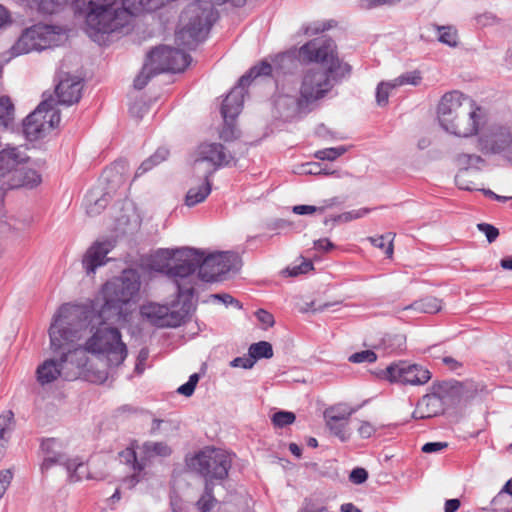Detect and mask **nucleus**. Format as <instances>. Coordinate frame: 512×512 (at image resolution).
Masks as SVG:
<instances>
[{
    "mask_svg": "<svg viewBox=\"0 0 512 512\" xmlns=\"http://www.w3.org/2000/svg\"><path fill=\"white\" fill-rule=\"evenodd\" d=\"M140 287V274L135 269H125L120 276L103 285L102 304L97 311L100 325L84 347L74 342L72 348L77 367L85 366L86 352L104 356L109 366L117 367L125 361L128 349L121 339V332L113 325L128 322L132 306L138 300Z\"/></svg>",
    "mask_w": 512,
    "mask_h": 512,
    "instance_id": "f257e3e1",
    "label": "nucleus"
},
{
    "mask_svg": "<svg viewBox=\"0 0 512 512\" xmlns=\"http://www.w3.org/2000/svg\"><path fill=\"white\" fill-rule=\"evenodd\" d=\"M336 44L325 36L314 38L298 50L303 63H321L326 69H308L302 77L299 95L302 103L312 111L319 107V102L332 90L335 83L351 73V66L343 63L337 56Z\"/></svg>",
    "mask_w": 512,
    "mask_h": 512,
    "instance_id": "f03ea898",
    "label": "nucleus"
},
{
    "mask_svg": "<svg viewBox=\"0 0 512 512\" xmlns=\"http://www.w3.org/2000/svg\"><path fill=\"white\" fill-rule=\"evenodd\" d=\"M87 317L76 306L63 304L53 318L49 328L50 346L54 353H59V359H47L36 369V379L41 386L50 384L61 375L63 365L74 362L72 351L74 342L82 337V331L87 326Z\"/></svg>",
    "mask_w": 512,
    "mask_h": 512,
    "instance_id": "7ed1b4c3",
    "label": "nucleus"
},
{
    "mask_svg": "<svg viewBox=\"0 0 512 512\" xmlns=\"http://www.w3.org/2000/svg\"><path fill=\"white\" fill-rule=\"evenodd\" d=\"M73 9L84 18L86 33L95 42L129 25L128 13L118 0H73Z\"/></svg>",
    "mask_w": 512,
    "mask_h": 512,
    "instance_id": "20e7f679",
    "label": "nucleus"
},
{
    "mask_svg": "<svg viewBox=\"0 0 512 512\" xmlns=\"http://www.w3.org/2000/svg\"><path fill=\"white\" fill-rule=\"evenodd\" d=\"M226 2H230L235 7H242L246 0H197L190 3L181 13L180 20L183 27L175 34L177 45L194 50L200 42L205 40L218 18V12L213 4L221 5Z\"/></svg>",
    "mask_w": 512,
    "mask_h": 512,
    "instance_id": "39448f33",
    "label": "nucleus"
},
{
    "mask_svg": "<svg viewBox=\"0 0 512 512\" xmlns=\"http://www.w3.org/2000/svg\"><path fill=\"white\" fill-rule=\"evenodd\" d=\"M194 294L195 289L193 286L178 284L177 302L171 308L167 305L149 303L141 307V315L156 327H178L196 309L193 302Z\"/></svg>",
    "mask_w": 512,
    "mask_h": 512,
    "instance_id": "423d86ee",
    "label": "nucleus"
},
{
    "mask_svg": "<svg viewBox=\"0 0 512 512\" xmlns=\"http://www.w3.org/2000/svg\"><path fill=\"white\" fill-rule=\"evenodd\" d=\"M188 466L201 475L205 483H214L226 479L231 468V459L221 449L206 447L190 458Z\"/></svg>",
    "mask_w": 512,
    "mask_h": 512,
    "instance_id": "0eeeda50",
    "label": "nucleus"
},
{
    "mask_svg": "<svg viewBox=\"0 0 512 512\" xmlns=\"http://www.w3.org/2000/svg\"><path fill=\"white\" fill-rule=\"evenodd\" d=\"M54 105L55 100L50 96L23 120V133L28 140L41 139L58 127L61 120L60 111L56 110Z\"/></svg>",
    "mask_w": 512,
    "mask_h": 512,
    "instance_id": "6e6552de",
    "label": "nucleus"
},
{
    "mask_svg": "<svg viewBox=\"0 0 512 512\" xmlns=\"http://www.w3.org/2000/svg\"><path fill=\"white\" fill-rule=\"evenodd\" d=\"M162 254L172 263L155 267V270L172 278L177 286L178 284L182 285L179 279H185L196 271L199 272L198 249L196 248L165 249Z\"/></svg>",
    "mask_w": 512,
    "mask_h": 512,
    "instance_id": "1a4fd4ad",
    "label": "nucleus"
},
{
    "mask_svg": "<svg viewBox=\"0 0 512 512\" xmlns=\"http://www.w3.org/2000/svg\"><path fill=\"white\" fill-rule=\"evenodd\" d=\"M199 272L198 277L205 282L221 280V276L237 271L240 267V258L234 252H217L206 255L198 249Z\"/></svg>",
    "mask_w": 512,
    "mask_h": 512,
    "instance_id": "9d476101",
    "label": "nucleus"
},
{
    "mask_svg": "<svg viewBox=\"0 0 512 512\" xmlns=\"http://www.w3.org/2000/svg\"><path fill=\"white\" fill-rule=\"evenodd\" d=\"M147 60L161 74L164 72L179 73L184 71L192 58L182 49L160 45L147 54Z\"/></svg>",
    "mask_w": 512,
    "mask_h": 512,
    "instance_id": "9b49d317",
    "label": "nucleus"
},
{
    "mask_svg": "<svg viewBox=\"0 0 512 512\" xmlns=\"http://www.w3.org/2000/svg\"><path fill=\"white\" fill-rule=\"evenodd\" d=\"M298 61L301 60L299 58L297 59V57L291 52L278 54L272 59V63L264 60L261 61L259 65L251 67L239 78L238 83L240 86L246 88L259 76H269L272 72H275L278 75L292 73L297 67Z\"/></svg>",
    "mask_w": 512,
    "mask_h": 512,
    "instance_id": "f8f14e48",
    "label": "nucleus"
},
{
    "mask_svg": "<svg viewBox=\"0 0 512 512\" xmlns=\"http://www.w3.org/2000/svg\"><path fill=\"white\" fill-rule=\"evenodd\" d=\"M479 150L485 154H502L512 161V133L508 126L493 124L478 138Z\"/></svg>",
    "mask_w": 512,
    "mask_h": 512,
    "instance_id": "ddd939ff",
    "label": "nucleus"
},
{
    "mask_svg": "<svg viewBox=\"0 0 512 512\" xmlns=\"http://www.w3.org/2000/svg\"><path fill=\"white\" fill-rule=\"evenodd\" d=\"M244 92L245 88L237 83L222 102L220 112L224 123L220 131V138L225 142L232 141L239 136L234 121L243 108Z\"/></svg>",
    "mask_w": 512,
    "mask_h": 512,
    "instance_id": "4468645a",
    "label": "nucleus"
},
{
    "mask_svg": "<svg viewBox=\"0 0 512 512\" xmlns=\"http://www.w3.org/2000/svg\"><path fill=\"white\" fill-rule=\"evenodd\" d=\"M378 376L390 382L423 385L431 379V372L421 365L399 361L381 370Z\"/></svg>",
    "mask_w": 512,
    "mask_h": 512,
    "instance_id": "2eb2a0df",
    "label": "nucleus"
},
{
    "mask_svg": "<svg viewBox=\"0 0 512 512\" xmlns=\"http://www.w3.org/2000/svg\"><path fill=\"white\" fill-rule=\"evenodd\" d=\"M53 37L52 26L38 23L22 32L12 50L16 55L26 54L34 50H44L51 46Z\"/></svg>",
    "mask_w": 512,
    "mask_h": 512,
    "instance_id": "dca6fc26",
    "label": "nucleus"
},
{
    "mask_svg": "<svg viewBox=\"0 0 512 512\" xmlns=\"http://www.w3.org/2000/svg\"><path fill=\"white\" fill-rule=\"evenodd\" d=\"M472 98L459 91L444 94L438 105L437 115L441 127L445 130L448 125L457 119L458 114H467L468 105Z\"/></svg>",
    "mask_w": 512,
    "mask_h": 512,
    "instance_id": "f3484780",
    "label": "nucleus"
},
{
    "mask_svg": "<svg viewBox=\"0 0 512 512\" xmlns=\"http://www.w3.org/2000/svg\"><path fill=\"white\" fill-rule=\"evenodd\" d=\"M483 109L474 100L468 105L467 114H458L457 119L451 122L445 131L459 137H469L478 133L484 118Z\"/></svg>",
    "mask_w": 512,
    "mask_h": 512,
    "instance_id": "a211bd4d",
    "label": "nucleus"
},
{
    "mask_svg": "<svg viewBox=\"0 0 512 512\" xmlns=\"http://www.w3.org/2000/svg\"><path fill=\"white\" fill-rule=\"evenodd\" d=\"M234 160V156L226 150L221 143H207L199 147L197 159L194 161V167L197 169L205 162L210 163L213 168L209 171L213 173L221 166H228Z\"/></svg>",
    "mask_w": 512,
    "mask_h": 512,
    "instance_id": "6ab92c4d",
    "label": "nucleus"
},
{
    "mask_svg": "<svg viewBox=\"0 0 512 512\" xmlns=\"http://www.w3.org/2000/svg\"><path fill=\"white\" fill-rule=\"evenodd\" d=\"M449 387L447 382L434 383L431 392L424 395L420 400L425 415L432 418L444 413L446 408V397Z\"/></svg>",
    "mask_w": 512,
    "mask_h": 512,
    "instance_id": "aec40b11",
    "label": "nucleus"
},
{
    "mask_svg": "<svg viewBox=\"0 0 512 512\" xmlns=\"http://www.w3.org/2000/svg\"><path fill=\"white\" fill-rule=\"evenodd\" d=\"M41 183V175L34 169L25 166V163L12 171L10 178L2 182L1 190L6 192L21 187L34 188Z\"/></svg>",
    "mask_w": 512,
    "mask_h": 512,
    "instance_id": "412c9836",
    "label": "nucleus"
},
{
    "mask_svg": "<svg viewBox=\"0 0 512 512\" xmlns=\"http://www.w3.org/2000/svg\"><path fill=\"white\" fill-rule=\"evenodd\" d=\"M275 107L279 115L286 119L302 118L311 113L309 107L302 103V97L292 95H279L275 100Z\"/></svg>",
    "mask_w": 512,
    "mask_h": 512,
    "instance_id": "4be33fe9",
    "label": "nucleus"
},
{
    "mask_svg": "<svg viewBox=\"0 0 512 512\" xmlns=\"http://www.w3.org/2000/svg\"><path fill=\"white\" fill-rule=\"evenodd\" d=\"M83 84L80 80L66 78L61 80L55 88L58 102L62 105H73L81 99Z\"/></svg>",
    "mask_w": 512,
    "mask_h": 512,
    "instance_id": "5701e85b",
    "label": "nucleus"
},
{
    "mask_svg": "<svg viewBox=\"0 0 512 512\" xmlns=\"http://www.w3.org/2000/svg\"><path fill=\"white\" fill-rule=\"evenodd\" d=\"M110 251L108 242L95 243L86 252L83 258V267L87 274L94 273L96 269L107 262V254Z\"/></svg>",
    "mask_w": 512,
    "mask_h": 512,
    "instance_id": "b1692460",
    "label": "nucleus"
},
{
    "mask_svg": "<svg viewBox=\"0 0 512 512\" xmlns=\"http://www.w3.org/2000/svg\"><path fill=\"white\" fill-rule=\"evenodd\" d=\"M59 447L60 443L54 438L42 441L41 449L45 454L43 463L41 465L42 472L47 471L55 464H59L64 467L65 462L68 461L69 458L66 456V454L57 450Z\"/></svg>",
    "mask_w": 512,
    "mask_h": 512,
    "instance_id": "393cba45",
    "label": "nucleus"
},
{
    "mask_svg": "<svg viewBox=\"0 0 512 512\" xmlns=\"http://www.w3.org/2000/svg\"><path fill=\"white\" fill-rule=\"evenodd\" d=\"M213 171L204 172V181L198 187H191L185 196V205L188 207H194L195 205L202 203L209 196L212 189V183L210 181Z\"/></svg>",
    "mask_w": 512,
    "mask_h": 512,
    "instance_id": "a878e982",
    "label": "nucleus"
},
{
    "mask_svg": "<svg viewBox=\"0 0 512 512\" xmlns=\"http://www.w3.org/2000/svg\"><path fill=\"white\" fill-rule=\"evenodd\" d=\"M110 202V195L99 189L90 190L84 198L86 213L89 216L99 215Z\"/></svg>",
    "mask_w": 512,
    "mask_h": 512,
    "instance_id": "bb28decb",
    "label": "nucleus"
},
{
    "mask_svg": "<svg viewBox=\"0 0 512 512\" xmlns=\"http://www.w3.org/2000/svg\"><path fill=\"white\" fill-rule=\"evenodd\" d=\"M167 0H122L125 10L128 13V21L131 17L144 12H153L166 3Z\"/></svg>",
    "mask_w": 512,
    "mask_h": 512,
    "instance_id": "cd10ccee",
    "label": "nucleus"
},
{
    "mask_svg": "<svg viewBox=\"0 0 512 512\" xmlns=\"http://www.w3.org/2000/svg\"><path fill=\"white\" fill-rule=\"evenodd\" d=\"M456 162L457 165L460 167V172L455 177L456 184L461 189L470 190L471 188L469 186H465L461 182L463 174L470 168L479 169V165L483 164L485 160L481 156L476 154L461 153L457 155Z\"/></svg>",
    "mask_w": 512,
    "mask_h": 512,
    "instance_id": "c85d7f7f",
    "label": "nucleus"
},
{
    "mask_svg": "<svg viewBox=\"0 0 512 512\" xmlns=\"http://www.w3.org/2000/svg\"><path fill=\"white\" fill-rule=\"evenodd\" d=\"M31 10H36L43 15H51L60 12L67 4V0H22Z\"/></svg>",
    "mask_w": 512,
    "mask_h": 512,
    "instance_id": "c756f323",
    "label": "nucleus"
},
{
    "mask_svg": "<svg viewBox=\"0 0 512 512\" xmlns=\"http://www.w3.org/2000/svg\"><path fill=\"white\" fill-rule=\"evenodd\" d=\"M441 300L433 296H426L406 306L404 310H414L418 313H437L441 310Z\"/></svg>",
    "mask_w": 512,
    "mask_h": 512,
    "instance_id": "7c9ffc66",
    "label": "nucleus"
},
{
    "mask_svg": "<svg viewBox=\"0 0 512 512\" xmlns=\"http://www.w3.org/2000/svg\"><path fill=\"white\" fill-rule=\"evenodd\" d=\"M64 468L68 473V480L70 482H78L83 478H90L87 466L84 462L79 461L78 458L71 459L65 462Z\"/></svg>",
    "mask_w": 512,
    "mask_h": 512,
    "instance_id": "2f4dec72",
    "label": "nucleus"
},
{
    "mask_svg": "<svg viewBox=\"0 0 512 512\" xmlns=\"http://www.w3.org/2000/svg\"><path fill=\"white\" fill-rule=\"evenodd\" d=\"M168 155L169 150L167 148H158L153 155H151L149 158H147L141 163V165L138 167L135 173V177L143 175L144 173L151 170L154 166L162 163L167 159Z\"/></svg>",
    "mask_w": 512,
    "mask_h": 512,
    "instance_id": "473e14b6",
    "label": "nucleus"
},
{
    "mask_svg": "<svg viewBox=\"0 0 512 512\" xmlns=\"http://www.w3.org/2000/svg\"><path fill=\"white\" fill-rule=\"evenodd\" d=\"M13 431V413L9 417H0V461L5 455L7 444Z\"/></svg>",
    "mask_w": 512,
    "mask_h": 512,
    "instance_id": "72a5a7b5",
    "label": "nucleus"
},
{
    "mask_svg": "<svg viewBox=\"0 0 512 512\" xmlns=\"http://www.w3.org/2000/svg\"><path fill=\"white\" fill-rule=\"evenodd\" d=\"M14 104L12 103L10 97L1 96L0 97V125L5 128H11L14 123Z\"/></svg>",
    "mask_w": 512,
    "mask_h": 512,
    "instance_id": "f704fd0d",
    "label": "nucleus"
},
{
    "mask_svg": "<svg viewBox=\"0 0 512 512\" xmlns=\"http://www.w3.org/2000/svg\"><path fill=\"white\" fill-rule=\"evenodd\" d=\"M248 352L255 363L259 359H270L273 357V347L267 341H259L257 343L251 344Z\"/></svg>",
    "mask_w": 512,
    "mask_h": 512,
    "instance_id": "c9c22d12",
    "label": "nucleus"
},
{
    "mask_svg": "<svg viewBox=\"0 0 512 512\" xmlns=\"http://www.w3.org/2000/svg\"><path fill=\"white\" fill-rule=\"evenodd\" d=\"M214 483H205L204 492L196 502L197 509L200 512H209L214 507L216 503V498L213 494Z\"/></svg>",
    "mask_w": 512,
    "mask_h": 512,
    "instance_id": "e433bc0d",
    "label": "nucleus"
},
{
    "mask_svg": "<svg viewBox=\"0 0 512 512\" xmlns=\"http://www.w3.org/2000/svg\"><path fill=\"white\" fill-rule=\"evenodd\" d=\"M160 73L157 72V70L151 66V64L146 59V62L141 70V72L137 75V77L134 79L133 86L137 90H142L149 81L159 75Z\"/></svg>",
    "mask_w": 512,
    "mask_h": 512,
    "instance_id": "4c0bfd02",
    "label": "nucleus"
},
{
    "mask_svg": "<svg viewBox=\"0 0 512 512\" xmlns=\"http://www.w3.org/2000/svg\"><path fill=\"white\" fill-rule=\"evenodd\" d=\"M142 449L147 457L162 456L166 457L171 454L170 447L164 442H145Z\"/></svg>",
    "mask_w": 512,
    "mask_h": 512,
    "instance_id": "58836bf2",
    "label": "nucleus"
},
{
    "mask_svg": "<svg viewBox=\"0 0 512 512\" xmlns=\"http://www.w3.org/2000/svg\"><path fill=\"white\" fill-rule=\"evenodd\" d=\"M353 412L354 410L348 409L344 405H337L326 409L324 417L325 419H329V421H348Z\"/></svg>",
    "mask_w": 512,
    "mask_h": 512,
    "instance_id": "ea45409f",
    "label": "nucleus"
},
{
    "mask_svg": "<svg viewBox=\"0 0 512 512\" xmlns=\"http://www.w3.org/2000/svg\"><path fill=\"white\" fill-rule=\"evenodd\" d=\"M437 30L440 32L438 40L448 45L449 47L458 46V35L457 31L451 26H437Z\"/></svg>",
    "mask_w": 512,
    "mask_h": 512,
    "instance_id": "a19ab883",
    "label": "nucleus"
},
{
    "mask_svg": "<svg viewBox=\"0 0 512 512\" xmlns=\"http://www.w3.org/2000/svg\"><path fill=\"white\" fill-rule=\"evenodd\" d=\"M326 424L331 433L342 442H346L350 438V433L347 429L348 421H329V419H326Z\"/></svg>",
    "mask_w": 512,
    "mask_h": 512,
    "instance_id": "79ce46f5",
    "label": "nucleus"
},
{
    "mask_svg": "<svg viewBox=\"0 0 512 512\" xmlns=\"http://www.w3.org/2000/svg\"><path fill=\"white\" fill-rule=\"evenodd\" d=\"M295 420L296 415L291 411L285 410H279L275 412L271 417L272 424L277 428H284L288 425H291L295 422Z\"/></svg>",
    "mask_w": 512,
    "mask_h": 512,
    "instance_id": "37998d69",
    "label": "nucleus"
},
{
    "mask_svg": "<svg viewBox=\"0 0 512 512\" xmlns=\"http://www.w3.org/2000/svg\"><path fill=\"white\" fill-rule=\"evenodd\" d=\"M507 496H511V493L509 491H505L504 485L491 501V505L495 512H509L511 510L510 503L506 501Z\"/></svg>",
    "mask_w": 512,
    "mask_h": 512,
    "instance_id": "c03bdc74",
    "label": "nucleus"
},
{
    "mask_svg": "<svg viewBox=\"0 0 512 512\" xmlns=\"http://www.w3.org/2000/svg\"><path fill=\"white\" fill-rule=\"evenodd\" d=\"M120 457L124 460L126 464L131 465L134 471L141 472L146 466V463L143 459H137L136 452L132 448H126L124 451L120 453Z\"/></svg>",
    "mask_w": 512,
    "mask_h": 512,
    "instance_id": "a18cd8bd",
    "label": "nucleus"
},
{
    "mask_svg": "<svg viewBox=\"0 0 512 512\" xmlns=\"http://www.w3.org/2000/svg\"><path fill=\"white\" fill-rule=\"evenodd\" d=\"M369 240L371 243L380 249H385V254L387 257H391L393 254V236L391 233L386 235H381L377 237H370Z\"/></svg>",
    "mask_w": 512,
    "mask_h": 512,
    "instance_id": "49530a36",
    "label": "nucleus"
},
{
    "mask_svg": "<svg viewBox=\"0 0 512 512\" xmlns=\"http://www.w3.org/2000/svg\"><path fill=\"white\" fill-rule=\"evenodd\" d=\"M370 209L368 208H361L358 210H352L348 212H344L335 216H332L333 225L338 223H346L354 219L361 218L365 216L367 213H369Z\"/></svg>",
    "mask_w": 512,
    "mask_h": 512,
    "instance_id": "de8ad7c7",
    "label": "nucleus"
},
{
    "mask_svg": "<svg viewBox=\"0 0 512 512\" xmlns=\"http://www.w3.org/2000/svg\"><path fill=\"white\" fill-rule=\"evenodd\" d=\"M347 151L345 146L331 147L319 150L315 153V157L320 160L333 161L343 155Z\"/></svg>",
    "mask_w": 512,
    "mask_h": 512,
    "instance_id": "09e8293b",
    "label": "nucleus"
},
{
    "mask_svg": "<svg viewBox=\"0 0 512 512\" xmlns=\"http://www.w3.org/2000/svg\"><path fill=\"white\" fill-rule=\"evenodd\" d=\"M377 360V355L372 350H363L355 352L348 357V361L351 363H373Z\"/></svg>",
    "mask_w": 512,
    "mask_h": 512,
    "instance_id": "8fccbe9b",
    "label": "nucleus"
},
{
    "mask_svg": "<svg viewBox=\"0 0 512 512\" xmlns=\"http://www.w3.org/2000/svg\"><path fill=\"white\" fill-rule=\"evenodd\" d=\"M395 88L393 82H381L376 89V101L379 106H385L388 103L389 90Z\"/></svg>",
    "mask_w": 512,
    "mask_h": 512,
    "instance_id": "3c124183",
    "label": "nucleus"
},
{
    "mask_svg": "<svg viewBox=\"0 0 512 512\" xmlns=\"http://www.w3.org/2000/svg\"><path fill=\"white\" fill-rule=\"evenodd\" d=\"M421 81L420 73L417 71L407 72L400 75L393 82L394 87H398L404 84L418 85Z\"/></svg>",
    "mask_w": 512,
    "mask_h": 512,
    "instance_id": "603ef678",
    "label": "nucleus"
},
{
    "mask_svg": "<svg viewBox=\"0 0 512 512\" xmlns=\"http://www.w3.org/2000/svg\"><path fill=\"white\" fill-rule=\"evenodd\" d=\"M313 269H314V266H313L312 261L303 258V261L301 262V264L295 265L291 268L288 267L286 269V272L288 273L289 276L296 277L300 274H306L307 272H309Z\"/></svg>",
    "mask_w": 512,
    "mask_h": 512,
    "instance_id": "864d4df0",
    "label": "nucleus"
},
{
    "mask_svg": "<svg viewBox=\"0 0 512 512\" xmlns=\"http://www.w3.org/2000/svg\"><path fill=\"white\" fill-rule=\"evenodd\" d=\"M477 228L480 232L484 233L489 243L494 242L499 236V230L495 226L488 223H479Z\"/></svg>",
    "mask_w": 512,
    "mask_h": 512,
    "instance_id": "5fc2aeb1",
    "label": "nucleus"
},
{
    "mask_svg": "<svg viewBox=\"0 0 512 512\" xmlns=\"http://www.w3.org/2000/svg\"><path fill=\"white\" fill-rule=\"evenodd\" d=\"M255 365L254 360L248 356L236 357L230 362V366L234 368L251 369Z\"/></svg>",
    "mask_w": 512,
    "mask_h": 512,
    "instance_id": "6e6d98bb",
    "label": "nucleus"
},
{
    "mask_svg": "<svg viewBox=\"0 0 512 512\" xmlns=\"http://www.w3.org/2000/svg\"><path fill=\"white\" fill-rule=\"evenodd\" d=\"M368 479V472L366 469L361 467L354 468L350 475L349 480L354 484H362Z\"/></svg>",
    "mask_w": 512,
    "mask_h": 512,
    "instance_id": "4d7b16f0",
    "label": "nucleus"
},
{
    "mask_svg": "<svg viewBox=\"0 0 512 512\" xmlns=\"http://www.w3.org/2000/svg\"><path fill=\"white\" fill-rule=\"evenodd\" d=\"M292 211L298 215H308L315 212L323 213L325 211V207H317L313 205H295Z\"/></svg>",
    "mask_w": 512,
    "mask_h": 512,
    "instance_id": "13d9d810",
    "label": "nucleus"
},
{
    "mask_svg": "<svg viewBox=\"0 0 512 512\" xmlns=\"http://www.w3.org/2000/svg\"><path fill=\"white\" fill-rule=\"evenodd\" d=\"M333 21L324 23H314L313 25L304 28V33L307 35H314L320 32H324L332 27Z\"/></svg>",
    "mask_w": 512,
    "mask_h": 512,
    "instance_id": "bf43d9fd",
    "label": "nucleus"
},
{
    "mask_svg": "<svg viewBox=\"0 0 512 512\" xmlns=\"http://www.w3.org/2000/svg\"><path fill=\"white\" fill-rule=\"evenodd\" d=\"M255 315L258 321L266 327H272L275 323L273 315L266 310L259 309L256 311Z\"/></svg>",
    "mask_w": 512,
    "mask_h": 512,
    "instance_id": "052dcab7",
    "label": "nucleus"
},
{
    "mask_svg": "<svg viewBox=\"0 0 512 512\" xmlns=\"http://www.w3.org/2000/svg\"><path fill=\"white\" fill-rule=\"evenodd\" d=\"M448 446L447 442H427L422 446V452L435 453L441 451Z\"/></svg>",
    "mask_w": 512,
    "mask_h": 512,
    "instance_id": "680f3d73",
    "label": "nucleus"
},
{
    "mask_svg": "<svg viewBox=\"0 0 512 512\" xmlns=\"http://www.w3.org/2000/svg\"><path fill=\"white\" fill-rule=\"evenodd\" d=\"M148 350L146 348H143L140 350L139 354H138V357H137V362H136V365H135V371L138 373V374H141L143 373L145 367H144V363L146 362V360L148 359Z\"/></svg>",
    "mask_w": 512,
    "mask_h": 512,
    "instance_id": "e2e57ef3",
    "label": "nucleus"
},
{
    "mask_svg": "<svg viewBox=\"0 0 512 512\" xmlns=\"http://www.w3.org/2000/svg\"><path fill=\"white\" fill-rule=\"evenodd\" d=\"M334 244L328 238H322L314 241V248L328 252L334 248Z\"/></svg>",
    "mask_w": 512,
    "mask_h": 512,
    "instance_id": "0e129e2a",
    "label": "nucleus"
},
{
    "mask_svg": "<svg viewBox=\"0 0 512 512\" xmlns=\"http://www.w3.org/2000/svg\"><path fill=\"white\" fill-rule=\"evenodd\" d=\"M358 432L362 438H370L375 433V428L369 422H362Z\"/></svg>",
    "mask_w": 512,
    "mask_h": 512,
    "instance_id": "69168bd1",
    "label": "nucleus"
},
{
    "mask_svg": "<svg viewBox=\"0 0 512 512\" xmlns=\"http://www.w3.org/2000/svg\"><path fill=\"white\" fill-rule=\"evenodd\" d=\"M170 507L173 512H184V503L178 495L170 496Z\"/></svg>",
    "mask_w": 512,
    "mask_h": 512,
    "instance_id": "338daca9",
    "label": "nucleus"
},
{
    "mask_svg": "<svg viewBox=\"0 0 512 512\" xmlns=\"http://www.w3.org/2000/svg\"><path fill=\"white\" fill-rule=\"evenodd\" d=\"M442 362L449 367L451 371H457L462 367V363L454 359L453 357L446 356L442 359Z\"/></svg>",
    "mask_w": 512,
    "mask_h": 512,
    "instance_id": "774afa93",
    "label": "nucleus"
}]
</instances>
